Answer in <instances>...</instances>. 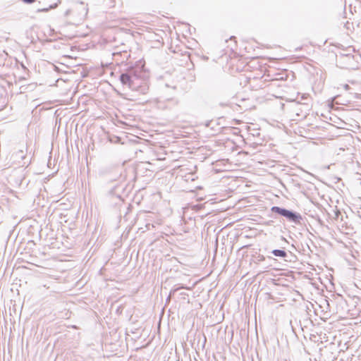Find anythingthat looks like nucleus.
<instances>
[{
  "mask_svg": "<svg viewBox=\"0 0 361 361\" xmlns=\"http://www.w3.org/2000/svg\"><path fill=\"white\" fill-rule=\"evenodd\" d=\"M143 74L140 66H129L120 74L119 80L123 87L145 94L149 90V86L143 79Z\"/></svg>",
  "mask_w": 361,
  "mask_h": 361,
  "instance_id": "f257e3e1",
  "label": "nucleus"
},
{
  "mask_svg": "<svg viewBox=\"0 0 361 361\" xmlns=\"http://www.w3.org/2000/svg\"><path fill=\"white\" fill-rule=\"evenodd\" d=\"M271 211L273 213L277 214L281 216L286 218L288 221L296 225H300L302 224V215L298 212L278 206H273L271 208Z\"/></svg>",
  "mask_w": 361,
  "mask_h": 361,
  "instance_id": "f03ea898",
  "label": "nucleus"
},
{
  "mask_svg": "<svg viewBox=\"0 0 361 361\" xmlns=\"http://www.w3.org/2000/svg\"><path fill=\"white\" fill-rule=\"evenodd\" d=\"M126 185L125 178L121 176L118 182L111 188L109 192L111 195L121 199V196L125 192Z\"/></svg>",
  "mask_w": 361,
  "mask_h": 361,
  "instance_id": "7ed1b4c3",
  "label": "nucleus"
},
{
  "mask_svg": "<svg viewBox=\"0 0 361 361\" xmlns=\"http://www.w3.org/2000/svg\"><path fill=\"white\" fill-rule=\"evenodd\" d=\"M341 58L348 62L350 66H353V61L358 63L359 60L361 59V55L359 54L347 53L343 54Z\"/></svg>",
  "mask_w": 361,
  "mask_h": 361,
  "instance_id": "20e7f679",
  "label": "nucleus"
},
{
  "mask_svg": "<svg viewBox=\"0 0 361 361\" xmlns=\"http://www.w3.org/2000/svg\"><path fill=\"white\" fill-rule=\"evenodd\" d=\"M271 253L276 256V257H281V258H285L287 257V253L285 250H278V249H276V250H273L271 251Z\"/></svg>",
  "mask_w": 361,
  "mask_h": 361,
  "instance_id": "39448f33",
  "label": "nucleus"
},
{
  "mask_svg": "<svg viewBox=\"0 0 361 361\" xmlns=\"http://www.w3.org/2000/svg\"><path fill=\"white\" fill-rule=\"evenodd\" d=\"M59 3H60V1L59 0V1L57 3L50 5L48 8H38L37 11L38 12H47L50 9L56 8L58 6Z\"/></svg>",
  "mask_w": 361,
  "mask_h": 361,
  "instance_id": "423d86ee",
  "label": "nucleus"
},
{
  "mask_svg": "<svg viewBox=\"0 0 361 361\" xmlns=\"http://www.w3.org/2000/svg\"><path fill=\"white\" fill-rule=\"evenodd\" d=\"M112 56L114 57V59L116 61H118L119 59H118V56H122L123 54H121V52H114L112 54Z\"/></svg>",
  "mask_w": 361,
  "mask_h": 361,
  "instance_id": "0eeeda50",
  "label": "nucleus"
},
{
  "mask_svg": "<svg viewBox=\"0 0 361 361\" xmlns=\"http://www.w3.org/2000/svg\"><path fill=\"white\" fill-rule=\"evenodd\" d=\"M128 56H129V54H128V52L124 51L123 52V59L121 60V62H123L124 59H127Z\"/></svg>",
  "mask_w": 361,
  "mask_h": 361,
  "instance_id": "6e6552de",
  "label": "nucleus"
},
{
  "mask_svg": "<svg viewBox=\"0 0 361 361\" xmlns=\"http://www.w3.org/2000/svg\"><path fill=\"white\" fill-rule=\"evenodd\" d=\"M23 2L26 3V4H32L33 3L35 0H22Z\"/></svg>",
  "mask_w": 361,
  "mask_h": 361,
  "instance_id": "1a4fd4ad",
  "label": "nucleus"
},
{
  "mask_svg": "<svg viewBox=\"0 0 361 361\" xmlns=\"http://www.w3.org/2000/svg\"><path fill=\"white\" fill-rule=\"evenodd\" d=\"M84 10H85V14H87V8H84Z\"/></svg>",
  "mask_w": 361,
  "mask_h": 361,
  "instance_id": "9d476101",
  "label": "nucleus"
},
{
  "mask_svg": "<svg viewBox=\"0 0 361 361\" xmlns=\"http://www.w3.org/2000/svg\"><path fill=\"white\" fill-rule=\"evenodd\" d=\"M69 11H70L69 10L66 11V16H68V15Z\"/></svg>",
  "mask_w": 361,
  "mask_h": 361,
  "instance_id": "9b49d317",
  "label": "nucleus"
},
{
  "mask_svg": "<svg viewBox=\"0 0 361 361\" xmlns=\"http://www.w3.org/2000/svg\"><path fill=\"white\" fill-rule=\"evenodd\" d=\"M261 258H262L261 259H264V256H262Z\"/></svg>",
  "mask_w": 361,
  "mask_h": 361,
  "instance_id": "f8f14e48",
  "label": "nucleus"
}]
</instances>
